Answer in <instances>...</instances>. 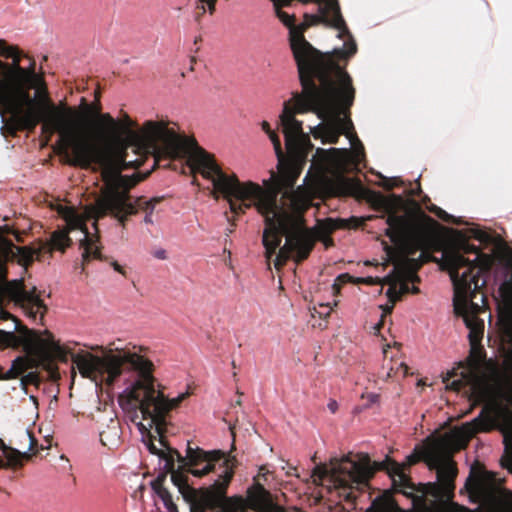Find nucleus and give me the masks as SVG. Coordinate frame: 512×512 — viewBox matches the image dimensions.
<instances>
[{"instance_id":"6e6552de","label":"nucleus","mask_w":512,"mask_h":512,"mask_svg":"<svg viewBox=\"0 0 512 512\" xmlns=\"http://www.w3.org/2000/svg\"><path fill=\"white\" fill-rule=\"evenodd\" d=\"M95 97L96 101L92 103L93 109L87 112V118L91 117L95 120L93 128L86 125L84 114L81 111V115L65 118L67 123L81 131L82 135H85L84 137L90 142L91 148L86 156L87 159L85 161H78L76 159L78 156L73 146L68 145L65 141L58 140L57 144L59 146V153L66 157L67 164L82 169H89L92 165H95L93 170L100 171V175L105 179L111 195L116 181L122 180V178L117 176L119 171L118 164L119 159L125 155L111 153V151L105 150L103 146L112 143L118 136L120 124L110 113L101 112V104L98 99L99 93H96Z\"/></svg>"},{"instance_id":"423d86ee","label":"nucleus","mask_w":512,"mask_h":512,"mask_svg":"<svg viewBox=\"0 0 512 512\" xmlns=\"http://www.w3.org/2000/svg\"><path fill=\"white\" fill-rule=\"evenodd\" d=\"M391 198L393 201L378 194L374 203L378 209L387 213L388 227L385 235L391 242L399 245L405 254L396 266L401 278L399 293L402 297L410 292L409 282H420L417 272L423 264L434 259L429 252L432 245L431 231L425 224V221L434 222V220L424 213L420 218L408 214H397L395 205L400 203L402 198L395 194H392Z\"/></svg>"},{"instance_id":"9b49d317","label":"nucleus","mask_w":512,"mask_h":512,"mask_svg":"<svg viewBox=\"0 0 512 512\" xmlns=\"http://www.w3.org/2000/svg\"><path fill=\"white\" fill-rule=\"evenodd\" d=\"M443 260L449 270L456 297H473L486 286L484 276L492 267V258L466 239L460 240L457 247L446 250Z\"/></svg>"},{"instance_id":"f704fd0d","label":"nucleus","mask_w":512,"mask_h":512,"mask_svg":"<svg viewBox=\"0 0 512 512\" xmlns=\"http://www.w3.org/2000/svg\"><path fill=\"white\" fill-rule=\"evenodd\" d=\"M37 380V375L35 373H28L22 379L23 384H34Z\"/></svg>"},{"instance_id":"a211bd4d","label":"nucleus","mask_w":512,"mask_h":512,"mask_svg":"<svg viewBox=\"0 0 512 512\" xmlns=\"http://www.w3.org/2000/svg\"><path fill=\"white\" fill-rule=\"evenodd\" d=\"M361 188L362 185L359 181L342 176L335 179H327L323 182V190L329 197L353 196Z\"/></svg>"},{"instance_id":"c756f323","label":"nucleus","mask_w":512,"mask_h":512,"mask_svg":"<svg viewBox=\"0 0 512 512\" xmlns=\"http://www.w3.org/2000/svg\"><path fill=\"white\" fill-rule=\"evenodd\" d=\"M76 109L81 111L84 114V122H85L86 119H87V112H88V110H92L93 109V104H89L87 102L86 98L82 97L81 100H80V105Z\"/></svg>"},{"instance_id":"49530a36","label":"nucleus","mask_w":512,"mask_h":512,"mask_svg":"<svg viewBox=\"0 0 512 512\" xmlns=\"http://www.w3.org/2000/svg\"><path fill=\"white\" fill-rule=\"evenodd\" d=\"M349 221L354 222V227H357V226H358V223H359V219H358V218H356V217H351Z\"/></svg>"},{"instance_id":"09e8293b","label":"nucleus","mask_w":512,"mask_h":512,"mask_svg":"<svg viewBox=\"0 0 512 512\" xmlns=\"http://www.w3.org/2000/svg\"><path fill=\"white\" fill-rule=\"evenodd\" d=\"M196 61H197L196 57L195 56H191V58H190L191 64H195Z\"/></svg>"},{"instance_id":"79ce46f5","label":"nucleus","mask_w":512,"mask_h":512,"mask_svg":"<svg viewBox=\"0 0 512 512\" xmlns=\"http://www.w3.org/2000/svg\"><path fill=\"white\" fill-rule=\"evenodd\" d=\"M144 222L146 224H152L153 223L152 214L146 213V215L144 217Z\"/></svg>"},{"instance_id":"9d476101","label":"nucleus","mask_w":512,"mask_h":512,"mask_svg":"<svg viewBox=\"0 0 512 512\" xmlns=\"http://www.w3.org/2000/svg\"><path fill=\"white\" fill-rule=\"evenodd\" d=\"M119 160L117 176L122 178V180L116 181L113 193L110 195L108 185L101 176L103 186L100 190V195L93 205L86 208L87 217L93 220V226L96 230L97 221L107 215L117 219L118 222L125 227L129 216L135 215L138 210L152 214L156 205L163 199L162 197H154L147 200L145 197L141 196L137 197L133 202L130 190L146 176L140 177L138 174L131 176L123 175L122 171L130 168L137 169L143 165V163L141 159L126 160L125 156H122Z\"/></svg>"},{"instance_id":"f8f14e48","label":"nucleus","mask_w":512,"mask_h":512,"mask_svg":"<svg viewBox=\"0 0 512 512\" xmlns=\"http://www.w3.org/2000/svg\"><path fill=\"white\" fill-rule=\"evenodd\" d=\"M211 473L216 474L217 478L209 487L195 489L187 480H182L177 475L173 477V484L189 504L190 512H237L241 501L226 496L227 488L234 476L231 460H222Z\"/></svg>"},{"instance_id":"6ab92c4d","label":"nucleus","mask_w":512,"mask_h":512,"mask_svg":"<svg viewBox=\"0 0 512 512\" xmlns=\"http://www.w3.org/2000/svg\"><path fill=\"white\" fill-rule=\"evenodd\" d=\"M83 233L84 239L80 242V246L83 248V265L92 259L105 260L106 258L102 255L100 247L96 244L99 241V237L90 236L87 228L83 229Z\"/></svg>"},{"instance_id":"c85d7f7f","label":"nucleus","mask_w":512,"mask_h":512,"mask_svg":"<svg viewBox=\"0 0 512 512\" xmlns=\"http://www.w3.org/2000/svg\"><path fill=\"white\" fill-rule=\"evenodd\" d=\"M400 184H402V181L397 178H384L383 182L381 183V186L386 190H391L394 187L399 186Z\"/></svg>"},{"instance_id":"603ef678","label":"nucleus","mask_w":512,"mask_h":512,"mask_svg":"<svg viewBox=\"0 0 512 512\" xmlns=\"http://www.w3.org/2000/svg\"><path fill=\"white\" fill-rule=\"evenodd\" d=\"M232 366H233V368H235V367H236V364H235V362H234V361L232 362Z\"/></svg>"},{"instance_id":"5701e85b","label":"nucleus","mask_w":512,"mask_h":512,"mask_svg":"<svg viewBox=\"0 0 512 512\" xmlns=\"http://www.w3.org/2000/svg\"><path fill=\"white\" fill-rule=\"evenodd\" d=\"M474 477L473 487H468V489L478 492H485L491 489L496 481V474L486 470L479 471L477 474H474Z\"/></svg>"},{"instance_id":"2f4dec72","label":"nucleus","mask_w":512,"mask_h":512,"mask_svg":"<svg viewBox=\"0 0 512 512\" xmlns=\"http://www.w3.org/2000/svg\"><path fill=\"white\" fill-rule=\"evenodd\" d=\"M350 279H351V276L348 273L340 274L336 278V282L333 284V289L338 291L340 284L347 283L348 281H350Z\"/></svg>"},{"instance_id":"8fccbe9b","label":"nucleus","mask_w":512,"mask_h":512,"mask_svg":"<svg viewBox=\"0 0 512 512\" xmlns=\"http://www.w3.org/2000/svg\"><path fill=\"white\" fill-rule=\"evenodd\" d=\"M5 465H4V462L2 459H0V468H3Z\"/></svg>"},{"instance_id":"bb28decb","label":"nucleus","mask_w":512,"mask_h":512,"mask_svg":"<svg viewBox=\"0 0 512 512\" xmlns=\"http://www.w3.org/2000/svg\"><path fill=\"white\" fill-rule=\"evenodd\" d=\"M431 211L434 212L440 219L444 221L452 222L455 224H461V221L454 220L453 216L449 215L446 211L442 210L439 207L435 206L433 209H431Z\"/></svg>"},{"instance_id":"cd10ccee","label":"nucleus","mask_w":512,"mask_h":512,"mask_svg":"<svg viewBox=\"0 0 512 512\" xmlns=\"http://www.w3.org/2000/svg\"><path fill=\"white\" fill-rule=\"evenodd\" d=\"M373 504L377 506L379 512H387L393 505L388 499H376Z\"/></svg>"},{"instance_id":"3c124183","label":"nucleus","mask_w":512,"mask_h":512,"mask_svg":"<svg viewBox=\"0 0 512 512\" xmlns=\"http://www.w3.org/2000/svg\"><path fill=\"white\" fill-rule=\"evenodd\" d=\"M190 70L193 71L194 70V64H191L190 65Z\"/></svg>"},{"instance_id":"c9c22d12","label":"nucleus","mask_w":512,"mask_h":512,"mask_svg":"<svg viewBox=\"0 0 512 512\" xmlns=\"http://www.w3.org/2000/svg\"><path fill=\"white\" fill-rule=\"evenodd\" d=\"M232 498H235V499L241 501L240 508L237 512H247V507L249 508L247 499L244 500L243 497H241V496H233Z\"/></svg>"},{"instance_id":"1a4fd4ad","label":"nucleus","mask_w":512,"mask_h":512,"mask_svg":"<svg viewBox=\"0 0 512 512\" xmlns=\"http://www.w3.org/2000/svg\"><path fill=\"white\" fill-rule=\"evenodd\" d=\"M330 469L325 465H317L312 471L314 483L323 481L330 477L336 489L341 490L339 495L346 502H354L356 495L353 489H360L366 486L376 470H384L392 478L394 486L401 488H412L413 484L405 473L407 466L399 464L387 457L384 461L374 462L373 465L368 455H357V459L346 455L341 459L331 460Z\"/></svg>"},{"instance_id":"a18cd8bd","label":"nucleus","mask_w":512,"mask_h":512,"mask_svg":"<svg viewBox=\"0 0 512 512\" xmlns=\"http://www.w3.org/2000/svg\"><path fill=\"white\" fill-rule=\"evenodd\" d=\"M400 367L403 369L404 374L406 375L408 373V366L405 363H401Z\"/></svg>"},{"instance_id":"7ed1b4c3","label":"nucleus","mask_w":512,"mask_h":512,"mask_svg":"<svg viewBox=\"0 0 512 512\" xmlns=\"http://www.w3.org/2000/svg\"><path fill=\"white\" fill-rule=\"evenodd\" d=\"M0 110L3 117L9 116L6 127L11 134L33 132L42 123V133L48 140L57 133L59 141L73 146L78 161L87 159L90 142L65 119L81 115L80 111L66 102L56 105L43 76L36 73L35 60L3 39H0Z\"/></svg>"},{"instance_id":"4468645a","label":"nucleus","mask_w":512,"mask_h":512,"mask_svg":"<svg viewBox=\"0 0 512 512\" xmlns=\"http://www.w3.org/2000/svg\"><path fill=\"white\" fill-rule=\"evenodd\" d=\"M261 126L263 131L269 136L278 158V172H271L270 179L264 181L266 188L262 189L266 192H275V196H279L280 193L293 189L301 174L302 168L296 158L289 156V159H285L280 138L278 134L271 129L270 124L267 121H263Z\"/></svg>"},{"instance_id":"4c0bfd02","label":"nucleus","mask_w":512,"mask_h":512,"mask_svg":"<svg viewBox=\"0 0 512 512\" xmlns=\"http://www.w3.org/2000/svg\"><path fill=\"white\" fill-rule=\"evenodd\" d=\"M502 467L508 469L510 473H512V458H503L501 460Z\"/></svg>"},{"instance_id":"39448f33","label":"nucleus","mask_w":512,"mask_h":512,"mask_svg":"<svg viewBox=\"0 0 512 512\" xmlns=\"http://www.w3.org/2000/svg\"><path fill=\"white\" fill-rule=\"evenodd\" d=\"M333 91L329 94L321 91L319 99L315 100L309 109L299 111L301 109V102L296 99L295 95L302 94L301 92H293L292 97L285 101L283 110L280 114V124L283 127V134L285 138V146L287 154L290 157L296 158L297 162L301 165V160L304 157V144L308 137L304 135L302 122L296 119L297 114H304L307 112H314L320 118L330 117L333 122L328 124H319L317 127L311 129V133L315 138H322L323 143L335 144L341 134L345 133L350 137L351 142L357 141L359 147H356V153L364 154V147L355 134L350 135L349 130L353 129V123L349 117L350 108L352 107L355 99V88L353 86L352 78L349 75V84L342 76H332Z\"/></svg>"},{"instance_id":"4be33fe9","label":"nucleus","mask_w":512,"mask_h":512,"mask_svg":"<svg viewBox=\"0 0 512 512\" xmlns=\"http://www.w3.org/2000/svg\"><path fill=\"white\" fill-rule=\"evenodd\" d=\"M0 449L2 450L7 463L4 467L21 468L25 460L31 459V454L28 452H20L17 449L6 446L0 439Z\"/></svg>"},{"instance_id":"e433bc0d","label":"nucleus","mask_w":512,"mask_h":512,"mask_svg":"<svg viewBox=\"0 0 512 512\" xmlns=\"http://www.w3.org/2000/svg\"><path fill=\"white\" fill-rule=\"evenodd\" d=\"M152 255L160 260H165L167 258L166 250L160 248L152 252Z\"/></svg>"},{"instance_id":"393cba45","label":"nucleus","mask_w":512,"mask_h":512,"mask_svg":"<svg viewBox=\"0 0 512 512\" xmlns=\"http://www.w3.org/2000/svg\"><path fill=\"white\" fill-rule=\"evenodd\" d=\"M468 236L472 237L480 242H487L490 239V236L487 232L479 229V228H470L468 230Z\"/></svg>"},{"instance_id":"58836bf2","label":"nucleus","mask_w":512,"mask_h":512,"mask_svg":"<svg viewBox=\"0 0 512 512\" xmlns=\"http://www.w3.org/2000/svg\"><path fill=\"white\" fill-rule=\"evenodd\" d=\"M111 266L113 267V269L117 272H119L120 274L122 275H126V272L125 270L123 269V267L117 262V261H112L111 262Z\"/></svg>"},{"instance_id":"0eeeda50","label":"nucleus","mask_w":512,"mask_h":512,"mask_svg":"<svg viewBox=\"0 0 512 512\" xmlns=\"http://www.w3.org/2000/svg\"><path fill=\"white\" fill-rule=\"evenodd\" d=\"M447 390L460 392L464 389L474 405H483L479 415L463 424L454 437L459 448H465L468 442L480 432H490L512 419V390L501 384H489L479 381L476 376L464 368L459 374L454 369L443 378Z\"/></svg>"},{"instance_id":"412c9836","label":"nucleus","mask_w":512,"mask_h":512,"mask_svg":"<svg viewBox=\"0 0 512 512\" xmlns=\"http://www.w3.org/2000/svg\"><path fill=\"white\" fill-rule=\"evenodd\" d=\"M121 427L117 419H110L106 428L100 432V441L103 446L113 449L120 442Z\"/></svg>"},{"instance_id":"a878e982","label":"nucleus","mask_w":512,"mask_h":512,"mask_svg":"<svg viewBox=\"0 0 512 512\" xmlns=\"http://www.w3.org/2000/svg\"><path fill=\"white\" fill-rule=\"evenodd\" d=\"M386 295L392 304L390 310L393 308L394 304L397 301L401 300V298H402L401 293H399V290H397L395 285H392L391 287H389V289L386 292Z\"/></svg>"},{"instance_id":"473e14b6","label":"nucleus","mask_w":512,"mask_h":512,"mask_svg":"<svg viewBox=\"0 0 512 512\" xmlns=\"http://www.w3.org/2000/svg\"><path fill=\"white\" fill-rule=\"evenodd\" d=\"M24 436L29 440V448L28 449L30 451H32L34 449V447L37 445L36 438L29 431H26Z\"/></svg>"},{"instance_id":"72a5a7b5","label":"nucleus","mask_w":512,"mask_h":512,"mask_svg":"<svg viewBox=\"0 0 512 512\" xmlns=\"http://www.w3.org/2000/svg\"><path fill=\"white\" fill-rule=\"evenodd\" d=\"M319 307L320 309H322L321 311L318 312L320 317L325 318L330 315L332 308L328 304H321Z\"/></svg>"},{"instance_id":"20e7f679","label":"nucleus","mask_w":512,"mask_h":512,"mask_svg":"<svg viewBox=\"0 0 512 512\" xmlns=\"http://www.w3.org/2000/svg\"><path fill=\"white\" fill-rule=\"evenodd\" d=\"M118 122L119 134L112 142L118 141L124 135L126 146L123 150L114 152L115 154H124L127 158V149L131 148L137 156L134 160L141 159L142 163L149 155L153 156L154 167L160 166L162 161L185 158L194 174L199 173L212 182L211 194L215 199L219 198L221 192H227L230 174L222 170L214 155L200 147L195 138L179 135L163 120H148L141 129H134L136 122L125 112L122 121Z\"/></svg>"},{"instance_id":"dca6fc26","label":"nucleus","mask_w":512,"mask_h":512,"mask_svg":"<svg viewBox=\"0 0 512 512\" xmlns=\"http://www.w3.org/2000/svg\"><path fill=\"white\" fill-rule=\"evenodd\" d=\"M477 294L478 293H475L473 297L464 299L456 297L454 293L455 312L463 317L465 325L469 329L468 338L472 352L476 350L480 351L479 344H481L484 334V322L477 316L480 312V307L473 301Z\"/></svg>"},{"instance_id":"a19ab883","label":"nucleus","mask_w":512,"mask_h":512,"mask_svg":"<svg viewBox=\"0 0 512 512\" xmlns=\"http://www.w3.org/2000/svg\"><path fill=\"white\" fill-rule=\"evenodd\" d=\"M407 460H408V465L407 466H410V465H413V464L417 463L418 457L415 456V455H410V456L407 457Z\"/></svg>"},{"instance_id":"aec40b11","label":"nucleus","mask_w":512,"mask_h":512,"mask_svg":"<svg viewBox=\"0 0 512 512\" xmlns=\"http://www.w3.org/2000/svg\"><path fill=\"white\" fill-rule=\"evenodd\" d=\"M166 471L160 473L152 482L151 487L158 495V497L162 500L165 508L168 512H178V508L176 504L173 502L172 495L168 491L167 488L164 487V482L167 478Z\"/></svg>"},{"instance_id":"f257e3e1","label":"nucleus","mask_w":512,"mask_h":512,"mask_svg":"<svg viewBox=\"0 0 512 512\" xmlns=\"http://www.w3.org/2000/svg\"><path fill=\"white\" fill-rule=\"evenodd\" d=\"M66 249H0V321H13V329L4 331L0 329V348L23 347L26 356L16 358L6 372L0 368L1 379H15L30 368L37 366V360L54 358L66 363L71 357L84 378L92 380L101 379L107 386H113L124 371H133L136 377L118 397V402L130 420L138 424L140 429L155 428L159 435L160 444L165 448H158L150 439L147 443L150 453L164 460L163 469L174 476L187 480V473L202 478L214 471L217 465L227 457L220 450L205 451L200 447L187 445L186 455L182 456L177 449L167 445L164 437L167 418L170 412L178 408L189 396V392L179 394L169 399L163 392V386L154 377V364L148 358L130 350L106 348L103 346L91 347L99 351L102 356L90 352L80 351L73 353L69 343L61 345L54 340L49 330L44 331L47 338H42L35 330L22 324L20 319L11 314L7 307L14 306L24 310L26 315L41 322L47 313V305L41 299L36 287L27 290L23 279L7 280V267L9 261L17 260L18 264L27 268L34 260L43 261L46 257L52 258L54 251L65 252Z\"/></svg>"},{"instance_id":"ea45409f","label":"nucleus","mask_w":512,"mask_h":512,"mask_svg":"<svg viewBox=\"0 0 512 512\" xmlns=\"http://www.w3.org/2000/svg\"><path fill=\"white\" fill-rule=\"evenodd\" d=\"M368 401L373 404L379 401V395L375 393H370L367 395Z\"/></svg>"},{"instance_id":"ddd939ff","label":"nucleus","mask_w":512,"mask_h":512,"mask_svg":"<svg viewBox=\"0 0 512 512\" xmlns=\"http://www.w3.org/2000/svg\"><path fill=\"white\" fill-rule=\"evenodd\" d=\"M426 462L430 470H436L437 481L421 484L422 493L445 502L454 497L455 479L458 474L456 463L446 459L440 451L433 449L427 452Z\"/></svg>"},{"instance_id":"f3484780","label":"nucleus","mask_w":512,"mask_h":512,"mask_svg":"<svg viewBox=\"0 0 512 512\" xmlns=\"http://www.w3.org/2000/svg\"><path fill=\"white\" fill-rule=\"evenodd\" d=\"M247 501L249 508L256 512H285L283 506L273 502L270 492L260 483L248 489Z\"/></svg>"},{"instance_id":"c03bdc74","label":"nucleus","mask_w":512,"mask_h":512,"mask_svg":"<svg viewBox=\"0 0 512 512\" xmlns=\"http://www.w3.org/2000/svg\"><path fill=\"white\" fill-rule=\"evenodd\" d=\"M419 292H420V289L417 286L413 285L412 287H410V292L409 293H411V294H418Z\"/></svg>"},{"instance_id":"b1692460","label":"nucleus","mask_w":512,"mask_h":512,"mask_svg":"<svg viewBox=\"0 0 512 512\" xmlns=\"http://www.w3.org/2000/svg\"><path fill=\"white\" fill-rule=\"evenodd\" d=\"M218 0H197L195 5V22L201 23L202 17L208 11L210 15H213L216 10V3Z\"/></svg>"},{"instance_id":"7c9ffc66","label":"nucleus","mask_w":512,"mask_h":512,"mask_svg":"<svg viewBox=\"0 0 512 512\" xmlns=\"http://www.w3.org/2000/svg\"><path fill=\"white\" fill-rule=\"evenodd\" d=\"M479 349L480 351L472 352V347H470V357L473 359L474 365L479 363L484 357V349L481 344H479Z\"/></svg>"},{"instance_id":"de8ad7c7","label":"nucleus","mask_w":512,"mask_h":512,"mask_svg":"<svg viewBox=\"0 0 512 512\" xmlns=\"http://www.w3.org/2000/svg\"><path fill=\"white\" fill-rule=\"evenodd\" d=\"M202 41V38L201 36H197L194 40V44L197 45L198 43H200Z\"/></svg>"},{"instance_id":"37998d69","label":"nucleus","mask_w":512,"mask_h":512,"mask_svg":"<svg viewBox=\"0 0 512 512\" xmlns=\"http://www.w3.org/2000/svg\"><path fill=\"white\" fill-rule=\"evenodd\" d=\"M328 407L329 409L332 411V413H335L336 410H337V403L336 401H331L329 404H328Z\"/></svg>"},{"instance_id":"2eb2a0df","label":"nucleus","mask_w":512,"mask_h":512,"mask_svg":"<svg viewBox=\"0 0 512 512\" xmlns=\"http://www.w3.org/2000/svg\"><path fill=\"white\" fill-rule=\"evenodd\" d=\"M300 2L317 3L318 13L305 14L304 22L298 26V29H303L304 32L308 27L322 23L338 30V37L344 40L343 48H338L339 50L347 52L350 46L346 45V43L349 41H353L356 44L343 19L338 0H300Z\"/></svg>"},{"instance_id":"f03ea898","label":"nucleus","mask_w":512,"mask_h":512,"mask_svg":"<svg viewBox=\"0 0 512 512\" xmlns=\"http://www.w3.org/2000/svg\"><path fill=\"white\" fill-rule=\"evenodd\" d=\"M300 187L282 192L283 205L278 203L275 192H266L254 182H240L236 174H230L227 192L220 195L229 203L235 215L245 213L252 206L264 216L265 229L263 245L265 256L270 260L274 255V267L280 270L293 258L296 263L307 259L318 240L326 248L334 245L331 235L338 229L349 227L348 220L325 218L317 220L309 229L305 225L304 213L311 207V200L302 195Z\"/></svg>"}]
</instances>
